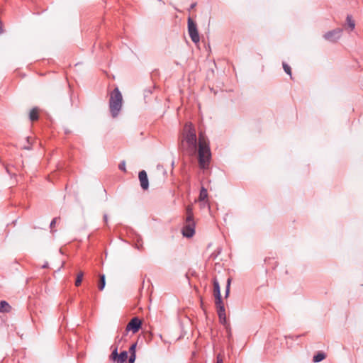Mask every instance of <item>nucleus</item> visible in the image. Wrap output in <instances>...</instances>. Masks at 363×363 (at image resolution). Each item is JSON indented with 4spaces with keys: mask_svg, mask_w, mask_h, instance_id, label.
<instances>
[{
    "mask_svg": "<svg viewBox=\"0 0 363 363\" xmlns=\"http://www.w3.org/2000/svg\"><path fill=\"white\" fill-rule=\"evenodd\" d=\"M207 198H208L207 189L205 187L202 186L200 190L199 199L200 201L206 202Z\"/></svg>",
    "mask_w": 363,
    "mask_h": 363,
    "instance_id": "ddd939ff",
    "label": "nucleus"
},
{
    "mask_svg": "<svg viewBox=\"0 0 363 363\" xmlns=\"http://www.w3.org/2000/svg\"><path fill=\"white\" fill-rule=\"evenodd\" d=\"M83 277H84V273L82 272H80L77 274L76 280H75V286H79L81 284V283L82 281Z\"/></svg>",
    "mask_w": 363,
    "mask_h": 363,
    "instance_id": "a211bd4d",
    "label": "nucleus"
},
{
    "mask_svg": "<svg viewBox=\"0 0 363 363\" xmlns=\"http://www.w3.org/2000/svg\"><path fill=\"white\" fill-rule=\"evenodd\" d=\"M11 307L6 301H0V313H8Z\"/></svg>",
    "mask_w": 363,
    "mask_h": 363,
    "instance_id": "9b49d317",
    "label": "nucleus"
},
{
    "mask_svg": "<svg viewBox=\"0 0 363 363\" xmlns=\"http://www.w3.org/2000/svg\"><path fill=\"white\" fill-rule=\"evenodd\" d=\"M60 217H55V218H54L52 220V221L50 222V229H51V232H53V231H54V230H53V228H54V227L55 226V225H56V223H57V220H60Z\"/></svg>",
    "mask_w": 363,
    "mask_h": 363,
    "instance_id": "412c9836",
    "label": "nucleus"
},
{
    "mask_svg": "<svg viewBox=\"0 0 363 363\" xmlns=\"http://www.w3.org/2000/svg\"><path fill=\"white\" fill-rule=\"evenodd\" d=\"M30 137H27V138H26V141H27V143H28L29 145L30 144Z\"/></svg>",
    "mask_w": 363,
    "mask_h": 363,
    "instance_id": "c85d7f7f",
    "label": "nucleus"
},
{
    "mask_svg": "<svg viewBox=\"0 0 363 363\" xmlns=\"http://www.w3.org/2000/svg\"><path fill=\"white\" fill-rule=\"evenodd\" d=\"M188 32L191 40L194 43H198L200 40V38L196 23L191 18H188Z\"/></svg>",
    "mask_w": 363,
    "mask_h": 363,
    "instance_id": "39448f33",
    "label": "nucleus"
},
{
    "mask_svg": "<svg viewBox=\"0 0 363 363\" xmlns=\"http://www.w3.org/2000/svg\"><path fill=\"white\" fill-rule=\"evenodd\" d=\"M104 220L105 222H107V220H108L107 215H104Z\"/></svg>",
    "mask_w": 363,
    "mask_h": 363,
    "instance_id": "c756f323",
    "label": "nucleus"
},
{
    "mask_svg": "<svg viewBox=\"0 0 363 363\" xmlns=\"http://www.w3.org/2000/svg\"><path fill=\"white\" fill-rule=\"evenodd\" d=\"M128 358V363H134L136 358L135 354H131Z\"/></svg>",
    "mask_w": 363,
    "mask_h": 363,
    "instance_id": "5701e85b",
    "label": "nucleus"
},
{
    "mask_svg": "<svg viewBox=\"0 0 363 363\" xmlns=\"http://www.w3.org/2000/svg\"><path fill=\"white\" fill-rule=\"evenodd\" d=\"M142 322L138 317L133 318L125 327V332L132 331L133 333H137L141 328Z\"/></svg>",
    "mask_w": 363,
    "mask_h": 363,
    "instance_id": "423d86ee",
    "label": "nucleus"
},
{
    "mask_svg": "<svg viewBox=\"0 0 363 363\" xmlns=\"http://www.w3.org/2000/svg\"><path fill=\"white\" fill-rule=\"evenodd\" d=\"M29 118L31 121H37L38 119V110L37 108L31 109L29 113Z\"/></svg>",
    "mask_w": 363,
    "mask_h": 363,
    "instance_id": "4468645a",
    "label": "nucleus"
},
{
    "mask_svg": "<svg viewBox=\"0 0 363 363\" xmlns=\"http://www.w3.org/2000/svg\"><path fill=\"white\" fill-rule=\"evenodd\" d=\"M105 285H106V278H105V275L104 274H101L99 276V289L100 291H102L104 287H105Z\"/></svg>",
    "mask_w": 363,
    "mask_h": 363,
    "instance_id": "dca6fc26",
    "label": "nucleus"
},
{
    "mask_svg": "<svg viewBox=\"0 0 363 363\" xmlns=\"http://www.w3.org/2000/svg\"><path fill=\"white\" fill-rule=\"evenodd\" d=\"M350 29V31H352L355 28V22L352 19V16L348 14L346 17V25L345 29Z\"/></svg>",
    "mask_w": 363,
    "mask_h": 363,
    "instance_id": "9d476101",
    "label": "nucleus"
},
{
    "mask_svg": "<svg viewBox=\"0 0 363 363\" xmlns=\"http://www.w3.org/2000/svg\"><path fill=\"white\" fill-rule=\"evenodd\" d=\"M214 297H215V304L216 306V309L218 308L219 306H224L221 296H214Z\"/></svg>",
    "mask_w": 363,
    "mask_h": 363,
    "instance_id": "f3484780",
    "label": "nucleus"
},
{
    "mask_svg": "<svg viewBox=\"0 0 363 363\" xmlns=\"http://www.w3.org/2000/svg\"><path fill=\"white\" fill-rule=\"evenodd\" d=\"M23 148L26 149V150H30V145H27V146L25 145L23 147Z\"/></svg>",
    "mask_w": 363,
    "mask_h": 363,
    "instance_id": "cd10ccee",
    "label": "nucleus"
},
{
    "mask_svg": "<svg viewBox=\"0 0 363 363\" xmlns=\"http://www.w3.org/2000/svg\"><path fill=\"white\" fill-rule=\"evenodd\" d=\"M283 68H284V72L291 77V70L290 66L289 65H287L286 63L283 62Z\"/></svg>",
    "mask_w": 363,
    "mask_h": 363,
    "instance_id": "aec40b11",
    "label": "nucleus"
},
{
    "mask_svg": "<svg viewBox=\"0 0 363 363\" xmlns=\"http://www.w3.org/2000/svg\"><path fill=\"white\" fill-rule=\"evenodd\" d=\"M113 350L109 356V359L114 363H125L128 357L127 351H122L120 354L118 353V345H113L111 347Z\"/></svg>",
    "mask_w": 363,
    "mask_h": 363,
    "instance_id": "20e7f679",
    "label": "nucleus"
},
{
    "mask_svg": "<svg viewBox=\"0 0 363 363\" xmlns=\"http://www.w3.org/2000/svg\"><path fill=\"white\" fill-rule=\"evenodd\" d=\"M138 177L140 182L141 188L143 190H147L149 187V182L146 172L145 170L140 171L139 172Z\"/></svg>",
    "mask_w": 363,
    "mask_h": 363,
    "instance_id": "6e6552de",
    "label": "nucleus"
},
{
    "mask_svg": "<svg viewBox=\"0 0 363 363\" xmlns=\"http://www.w3.org/2000/svg\"><path fill=\"white\" fill-rule=\"evenodd\" d=\"M196 3H193L191 6H190V9H193L195 6H196Z\"/></svg>",
    "mask_w": 363,
    "mask_h": 363,
    "instance_id": "bb28decb",
    "label": "nucleus"
},
{
    "mask_svg": "<svg viewBox=\"0 0 363 363\" xmlns=\"http://www.w3.org/2000/svg\"><path fill=\"white\" fill-rule=\"evenodd\" d=\"M216 363H223V357L220 354L217 355Z\"/></svg>",
    "mask_w": 363,
    "mask_h": 363,
    "instance_id": "a878e982",
    "label": "nucleus"
},
{
    "mask_svg": "<svg viewBox=\"0 0 363 363\" xmlns=\"http://www.w3.org/2000/svg\"><path fill=\"white\" fill-rule=\"evenodd\" d=\"M123 96L118 87L110 93L109 109L113 118H116L122 108Z\"/></svg>",
    "mask_w": 363,
    "mask_h": 363,
    "instance_id": "f03ea898",
    "label": "nucleus"
},
{
    "mask_svg": "<svg viewBox=\"0 0 363 363\" xmlns=\"http://www.w3.org/2000/svg\"><path fill=\"white\" fill-rule=\"evenodd\" d=\"M342 29L336 28L333 30L327 32L324 35V38L327 40L335 42L339 39L342 35Z\"/></svg>",
    "mask_w": 363,
    "mask_h": 363,
    "instance_id": "0eeeda50",
    "label": "nucleus"
},
{
    "mask_svg": "<svg viewBox=\"0 0 363 363\" xmlns=\"http://www.w3.org/2000/svg\"><path fill=\"white\" fill-rule=\"evenodd\" d=\"M213 295L214 296H221L220 284L217 279H213Z\"/></svg>",
    "mask_w": 363,
    "mask_h": 363,
    "instance_id": "f8f14e48",
    "label": "nucleus"
},
{
    "mask_svg": "<svg viewBox=\"0 0 363 363\" xmlns=\"http://www.w3.org/2000/svg\"><path fill=\"white\" fill-rule=\"evenodd\" d=\"M186 217L182 229V233L185 238H191L195 233V222L194 220V215L192 207L188 206L186 208Z\"/></svg>",
    "mask_w": 363,
    "mask_h": 363,
    "instance_id": "7ed1b4c3",
    "label": "nucleus"
},
{
    "mask_svg": "<svg viewBox=\"0 0 363 363\" xmlns=\"http://www.w3.org/2000/svg\"><path fill=\"white\" fill-rule=\"evenodd\" d=\"M230 283H231V279L228 278V280H227V284H226V287H225V298L228 297V295H229Z\"/></svg>",
    "mask_w": 363,
    "mask_h": 363,
    "instance_id": "6ab92c4d",
    "label": "nucleus"
},
{
    "mask_svg": "<svg viewBox=\"0 0 363 363\" xmlns=\"http://www.w3.org/2000/svg\"><path fill=\"white\" fill-rule=\"evenodd\" d=\"M47 266H48V264H44V265L43 266V267L45 268V267H47Z\"/></svg>",
    "mask_w": 363,
    "mask_h": 363,
    "instance_id": "2f4dec72",
    "label": "nucleus"
},
{
    "mask_svg": "<svg viewBox=\"0 0 363 363\" xmlns=\"http://www.w3.org/2000/svg\"><path fill=\"white\" fill-rule=\"evenodd\" d=\"M127 334H128V333H126V332H125V330L123 331V335H122L121 338H119V337H118V336H117V337H116V341H118V342H121V341L122 340V339L123 338V337L126 336V335H127Z\"/></svg>",
    "mask_w": 363,
    "mask_h": 363,
    "instance_id": "393cba45",
    "label": "nucleus"
},
{
    "mask_svg": "<svg viewBox=\"0 0 363 363\" xmlns=\"http://www.w3.org/2000/svg\"><path fill=\"white\" fill-rule=\"evenodd\" d=\"M179 147L183 154L189 156H194L198 152L200 168L208 167L211 157L208 143L202 133H199V142L197 141L196 131L191 123L184 125L179 138Z\"/></svg>",
    "mask_w": 363,
    "mask_h": 363,
    "instance_id": "f257e3e1",
    "label": "nucleus"
},
{
    "mask_svg": "<svg viewBox=\"0 0 363 363\" xmlns=\"http://www.w3.org/2000/svg\"><path fill=\"white\" fill-rule=\"evenodd\" d=\"M325 357L326 356H325V353H323L322 352H319L313 356V361L315 363L320 362L323 361V359H325Z\"/></svg>",
    "mask_w": 363,
    "mask_h": 363,
    "instance_id": "2eb2a0df",
    "label": "nucleus"
},
{
    "mask_svg": "<svg viewBox=\"0 0 363 363\" xmlns=\"http://www.w3.org/2000/svg\"><path fill=\"white\" fill-rule=\"evenodd\" d=\"M217 313L219 318L220 323L223 325H225L226 323L225 306H219V308H217Z\"/></svg>",
    "mask_w": 363,
    "mask_h": 363,
    "instance_id": "1a4fd4ad",
    "label": "nucleus"
},
{
    "mask_svg": "<svg viewBox=\"0 0 363 363\" xmlns=\"http://www.w3.org/2000/svg\"><path fill=\"white\" fill-rule=\"evenodd\" d=\"M118 168L120 170L125 172H126V169H125V162L124 160L121 161L118 165Z\"/></svg>",
    "mask_w": 363,
    "mask_h": 363,
    "instance_id": "4be33fe9",
    "label": "nucleus"
},
{
    "mask_svg": "<svg viewBox=\"0 0 363 363\" xmlns=\"http://www.w3.org/2000/svg\"><path fill=\"white\" fill-rule=\"evenodd\" d=\"M2 33L1 22L0 21V34Z\"/></svg>",
    "mask_w": 363,
    "mask_h": 363,
    "instance_id": "7c9ffc66",
    "label": "nucleus"
},
{
    "mask_svg": "<svg viewBox=\"0 0 363 363\" xmlns=\"http://www.w3.org/2000/svg\"><path fill=\"white\" fill-rule=\"evenodd\" d=\"M135 348H136V343H134L133 344L130 348H129V352L131 354H135Z\"/></svg>",
    "mask_w": 363,
    "mask_h": 363,
    "instance_id": "b1692460",
    "label": "nucleus"
}]
</instances>
